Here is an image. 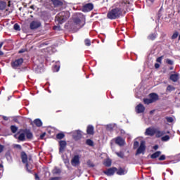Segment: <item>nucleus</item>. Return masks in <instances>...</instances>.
<instances>
[{
  "instance_id": "nucleus-1",
  "label": "nucleus",
  "mask_w": 180,
  "mask_h": 180,
  "mask_svg": "<svg viewBox=\"0 0 180 180\" xmlns=\"http://www.w3.org/2000/svg\"><path fill=\"white\" fill-rule=\"evenodd\" d=\"M123 12H124V10L122 7H115L108 12L107 18L110 20L119 19V18L123 16Z\"/></svg>"
},
{
  "instance_id": "nucleus-2",
  "label": "nucleus",
  "mask_w": 180,
  "mask_h": 180,
  "mask_svg": "<svg viewBox=\"0 0 180 180\" xmlns=\"http://www.w3.org/2000/svg\"><path fill=\"white\" fill-rule=\"evenodd\" d=\"M20 158L22 160V164H25V169L30 174H32V167L30 166V161H32V155L26 154V152L22 151L20 153Z\"/></svg>"
},
{
  "instance_id": "nucleus-3",
  "label": "nucleus",
  "mask_w": 180,
  "mask_h": 180,
  "mask_svg": "<svg viewBox=\"0 0 180 180\" xmlns=\"http://www.w3.org/2000/svg\"><path fill=\"white\" fill-rule=\"evenodd\" d=\"M70 18V13L68 11H62L58 13L55 18L56 22L63 25L64 22Z\"/></svg>"
},
{
  "instance_id": "nucleus-4",
  "label": "nucleus",
  "mask_w": 180,
  "mask_h": 180,
  "mask_svg": "<svg viewBox=\"0 0 180 180\" xmlns=\"http://www.w3.org/2000/svg\"><path fill=\"white\" fill-rule=\"evenodd\" d=\"M84 26H85V21H82L81 19L76 18L73 20L72 29H73L75 32H78V30L82 27H84Z\"/></svg>"
},
{
  "instance_id": "nucleus-5",
  "label": "nucleus",
  "mask_w": 180,
  "mask_h": 180,
  "mask_svg": "<svg viewBox=\"0 0 180 180\" xmlns=\"http://www.w3.org/2000/svg\"><path fill=\"white\" fill-rule=\"evenodd\" d=\"M23 64V58H20L16 59L15 61L11 62V67L14 70H17L18 67H21Z\"/></svg>"
},
{
  "instance_id": "nucleus-6",
  "label": "nucleus",
  "mask_w": 180,
  "mask_h": 180,
  "mask_svg": "<svg viewBox=\"0 0 180 180\" xmlns=\"http://www.w3.org/2000/svg\"><path fill=\"white\" fill-rule=\"evenodd\" d=\"M146 151V142L142 141L140 143L139 147L138 148L135 155H139V154H144Z\"/></svg>"
},
{
  "instance_id": "nucleus-7",
  "label": "nucleus",
  "mask_w": 180,
  "mask_h": 180,
  "mask_svg": "<svg viewBox=\"0 0 180 180\" xmlns=\"http://www.w3.org/2000/svg\"><path fill=\"white\" fill-rule=\"evenodd\" d=\"M79 160H80L79 155H75L70 161L71 165H72V167H78V165L81 164V162L79 161Z\"/></svg>"
},
{
  "instance_id": "nucleus-8",
  "label": "nucleus",
  "mask_w": 180,
  "mask_h": 180,
  "mask_svg": "<svg viewBox=\"0 0 180 180\" xmlns=\"http://www.w3.org/2000/svg\"><path fill=\"white\" fill-rule=\"evenodd\" d=\"M41 26V22L38 20H33L30 24V27L31 30H34V29H39Z\"/></svg>"
},
{
  "instance_id": "nucleus-9",
  "label": "nucleus",
  "mask_w": 180,
  "mask_h": 180,
  "mask_svg": "<svg viewBox=\"0 0 180 180\" xmlns=\"http://www.w3.org/2000/svg\"><path fill=\"white\" fill-rule=\"evenodd\" d=\"M116 171H117L116 167H110L106 171H104L103 173L107 175V176H112V175H115V172H116Z\"/></svg>"
},
{
  "instance_id": "nucleus-10",
  "label": "nucleus",
  "mask_w": 180,
  "mask_h": 180,
  "mask_svg": "<svg viewBox=\"0 0 180 180\" xmlns=\"http://www.w3.org/2000/svg\"><path fill=\"white\" fill-rule=\"evenodd\" d=\"M67 148V141H59V153H63L65 151V148Z\"/></svg>"
},
{
  "instance_id": "nucleus-11",
  "label": "nucleus",
  "mask_w": 180,
  "mask_h": 180,
  "mask_svg": "<svg viewBox=\"0 0 180 180\" xmlns=\"http://www.w3.org/2000/svg\"><path fill=\"white\" fill-rule=\"evenodd\" d=\"M94 9V4L92 3H88L83 6L82 12H91Z\"/></svg>"
},
{
  "instance_id": "nucleus-12",
  "label": "nucleus",
  "mask_w": 180,
  "mask_h": 180,
  "mask_svg": "<svg viewBox=\"0 0 180 180\" xmlns=\"http://www.w3.org/2000/svg\"><path fill=\"white\" fill-rule=\"evenodd\" d=\"M115 144H117V146H120V147H123L124 144H126V141L122 136H117L115 139Z\"/></svg>"
},
{
  "instance_id": "nucleus-13",
  "label": "nucleus",
  "mask_w": 180,
  "mask_h": 180,
  "mask_svg": "<svg viewBox=\"0 0 180 180\" xmlns=\"http://www.w3.org/2000/svg\"><path fill=\"white\" fill-rule=\"evenodd\" d=\"M155 128H153V127H148L146 129L145 131V136H150V137H153V136H154V134H155Z\"/></svg>"
},
{
  "instance_id": "nucleus-14",
  "label": "nucleus",
  "mask_w": 180,
  "mask_h": 180,
  "mask_svg": "<svg viewBox=\"0 0 180 180\" xmlns=\"http://www.w3.org/2000/svg\"><path fill=\"white\" fill-rule=\"evenodd\" d=\"M128 172L129 170L126 167H119L118 169H117L116 174L117 175L120 176L126 175Z\"/></svg>"
},
{
  "instance_id": "nucleus-15",
  "label": "nucleus",
  "mask_w": 180,
  "mask_h": 180,
  "mask_svg": "<svg viewBox=\"0 0 180 180\" xmlns=\"http://www.w3.org/2000/svg\"><path fill=\"white\" fill-rule=\"evenodd\" d=\"M135 110H136V113H138V114L144 113V112L146 110V107H144V105L143 104L139 103L136 106Z\"/></svg>"
},
{
  "instance_id": "nucleus-16",
  "label": "nucleus",
  "mask_w": 180,
  "mask_h": 180,
  "mask_svg": "<svg viewBox=\"0 0 180 180\" xmlns=\"http://www.w3.org/2000/svg\"><path fill=\"white\" fill-rule=\"evenodd\" d=\"M20 131H23V133L25 134V136L28 140H31V139H33V134L32 133L30 129H21Z\"/></svg>"
},
{
  "instance_id": "nucleus-17",
  "label": "nucleus",
  "mask_w": 180,
  "mask_h": 180,
  "mask_svg": "<svg viewBox=\"0 0 180 180\" xmlns=\"http://www.w3.org/2000/svg\"><path fill=\"white\" fill-rule=\"evenodd\" d=\"M30 124L31 126H34L35 124L37 127H41V126H43V122L40 119H35L33 122H31Z\"/></svg>"
},
{
  "instance_id": "nucleus-18",
  "label": "nucleus",
  "mask_w": 180,
  "mask_h": 180,
  "mask_svg": "<svg viewBox=\"0 0 180 180\" xmlns=\"http://www.w3.org/2000/svg\"><path fill=\"white\" fill-rule=\"evenodd\" d=\"M54 8H61V6L63 5H64V4L63 3V1H60V0H51Z\"/></svg>"
},
{
  "instance_id": "nucleus-19",
  "label": "nucleus",
  "mask_w": 180,
  "mask_h": 180,
  "mask_svg": "<svg viewBox=\"0 0 180 180\" xmlns=\"http://www.w3.org/2000/svg\"><path fill=\"white\" fill-rule=\"evenodd\" d=\"M86 134H89V136H94L95 134L94 128L92 125H89L86 128Z\"/></svg>"
},
{
  "instance_id": "nucleus-20",
  "label": "nucleus",
  "mask_w": 180,
  "mask_h": 180,
  "mask_svg": "<svg viewBox=\"0 0 180 180\" xmlns=\"http://www.w3.org/2000/svg\"><path fill=\"white\" fill-rule=\"evenodd\" d=\"M149 97L150 98V101H152V103H154L157 101H158V94L155 93H151L149 94Z\"/></svg>"
},
{
  "instance_id": "nucleus-21",
  "label": "nucleus",
  "mask_w": 180,
  "mask_h": 180,
  "mask_svg": "<svg viewBox=\"0 0 180 180\" xmlns=\"http://www.w3.org/2000/svg\"><path fill=\"white\" fill-rule=\"evenodd\" d=\"M169 79L173 82H177L179 79V75L178 74H172L169 77Z\"/></svg>"
},
{
  "instance_id": "nucleus-22",
  "label": "nucleus",
  "mask_w": 180,
  "mask_h": 180,
  "mask_svg": "<svg viewBox=\"0 0 180 180\" xmlns=\"http://www.w3.org/2000/svg\"><path fill=\"white\" fill-rule=\"evenodd\" d=\"M157 36H158V34L157 32H152L148 36V40H151L152 41H154V40L157 39Z\"/></svg>"
},
{
  "instance_id": "nucleus-23",
  "label": "nucleus",
  "mask_w": 180,
  "mask_h": 180,
  "mask_svg": "<svg viewBox=\"0 0 180 180\" xmlns=\"http://www.w3.org/2000/svg\"><path fill=\"white\" fill-rule=\"evenodd\" d=\"M82 134H81V131L79 130H77L76 131V134H74L73 135V139L75 140H80V139H82Z\"/></svg>"
},
{
  "instance_id": "nucleus-24",
  "label": "nucleus",
  "mask_w": 180,
  "mask_h": 180,
  "mask_svg": "<svg viewBox=\"0 0 180 180\" xmlns=\"http://www.w3.org/2000/svg\"><path fill=\"white\" fill-rule=\"evenodd\" d=\"M155 134L158 139H160V137H162L165 134V131H160L156 129Z\"/></svg>"
},
{
  "instance_id": "nucleus-25",
  "label": "nucleus",
  "mask_w": 180,
  "mask_h": 180,
  "mask_svg": "<svg viewBox=\"0 0 180 180\" xmlns=\"http://www.w3.org/2000/svg\"><path fill=\"white\" fill-rule=\"evenodd\" d=\"M160 155H161V151L158 150L150 155V158L152 160H155L156 158H158V157H160Z\"/></svg>"
},
{
  "instance_id": "nucleus-26",
  "label": "nucleus",
  "mask_w": 180,
  "mask_h": 180,
  "mask_svg": "<svg viewBox=\"0 0 180 180\" xmlns=\"http://www.w3.org/2000/svg\"><path fill=\"white\" fill-rule=\"evenodd\" d=\"M18 139L20 141H25V140H26V135L25 132L22 131L21 134H20Z\"/></svg>"
},
{
  "instance_id": "nucleus-27",
  "label": "nucleus",
  "mask_w": 180,
  "mask_h": 180,
  "mask_svg": "<svg viewBox=\"0 0 180 180\" xmlns=\"http://www.w3.org/2000/svg\"><path fill=\"white\" fill-rule=\"evenodd\" d=\"M86 146H89V147H94L95 144L94 143V141L92 139H86Z\"/></svg>"
},
{
  "instance_id": "nucleus-28",
  "label": "nucleus",
  "mask_w": 180,
  "mask_h": 180,
  "mask_svg": "<svg viewBox=\"0 0 180 180\" xmlns=\"http://www.w3.org/2000/svg\"><path fill=\"white\" fill-rule=\"evenodd\" d=\"M6 8V2L0 1V10L4 11Z\"/></svg>"
},
{
  "instance_id": "nucleus-29",
  "label": "nucleus",
  "mask_w": 180,
  "mask_h": 180,
  "mask_svg": "<svg viewBox=\"0 0 180 180\" xmlns=\"http://www.w3.org/2000/svg\"><path fill=\"white\" fill-rule=\"evenodd\" d=\"M65 137V134H64L63 132L56 134V139H58V140H62V139H64Z\"/></svg>"
},
{
  "instance_id": "nucleus-30",
  "label": "nucleus",
  "mask_w": 180,
  "mask_h": 180,
  "mask_svg": "<svg viewBox=\"0 0 180 180\" xmlns=\"http://www.w3.org/2000/svg\"><path fill=\"white\" fill-rule=\"evenodd\" d=\"M53 174L55 175L61 174V169H60L58 167H55L53 170Z\"/></svg>"
},
{
  "instance_id": "nucleus-31",
  "label": "nucleus",
  "mask_w": 180,
  "mask_h": 180,
  "mask_svg": "<svg viewBox=\"0 0 180 180\" xmlns=\"http://www.w3.org/2000/svg\"><path fill=\"white\" fill-rule=\"evenodd\" d=\"M143 103L145 105H150V103H153V101L151 98H143Z\"/></svg>"
},
{
  "instance_id": "nucleus-32",
  "label": "nucleus",
  "mask_w": 180,
  "mask_h": 180,
  "mask_svg": "<svg viewBox=\"0 0 180 180\" xmlns=\"http://www.w3.org/2000/svg\"><path fill=\"white\" fill-rule=\"evenodd\" d=\"M167 91L168 92H172V91H175V87L171 85H168L167 87Z\"/></svg>"
},
{
  "instance_id": "nucleus-33",
  "label": "nucleus",
  "mask_w": 180,
  "mask_h": 180,
  "mask_svg": "<svg viewBox=\"0 0 180 180\" xmlns=\"http://www.w3.org/2000/svg\"><path fill=\"white\" fill-rule=\"evenodd\" d=\"M116 155H117V157H120V158H124V153H123V152L120 151V152H115Z\"/></svg>"
},
{
  "instance_id": "nucleus-34",
  "label": "nucleus",
  "mask_w": 180,
  "mask_h": 180,
  "mask_svg": "<svg viewBox=\"0 0 180 180\" xmlns=\"http://www.w3.org/2000/svg\"><path fill=\"white\" fill-rule=\"evenodd\" d=\"M11 130L12 133H16L18 131V127H16L15 125H11Z\"/></svg>"
},
{
  "instance_id": "nucleus-35",
  "label": "nucleus",
  "mask_w": 180,
  "mask_h": 180,
  "mask_svg": "<svg viewBox=\"0 0 180 180\" xmlns=\"http://www.w3.org/2000/svg\"><path fill=\"white\" fill-rule=\"evenodd\" d=\"M13 29H14V30H16L17 32H20V25H19V24H18V23H15L13 25Z\"/></svg>"
},
{
  "instance_id": "nucleus-36",
  "label": "nucleus",
  "mask_w": 180,
  "mask_h": 180,
  "mask_svg": "<svg viewBox=\"0 0 180 180\" xmlns=\"http://www.w3.org/2000/svg\"><path fill=\"white\" fill-rule=\"evenodd\" d=\"M179 35V33H178L177 31L174 32V33L172 34L171 37L172 40H175V39H176Z\"/></svg>"
},
{
  "instance_id": "nucleus-37",
  "label": "nucleus",
  "mask_w": 180,
  "mask_h": 180,
  "mask_svg": "<svg viewBox=\"0 0 180 180\" xmlns=\"http://www.w3.org/2000/svg\"><path fill=\"white\" fill-rule=\"evenodd\" d=\"M87 165L89 168H94V167H95V165H94V163L92 162V161H91V160H89L87 161Z\"/></svg>"
},
{
  "instance_id": "nucleus-38",
  "label": "nucleus",
  "mask_w": 180,
  "mask_h": 180,
  "mask_svg": "<svg viewBox=\"0 0 180 180\" xmlns=\"http://www.w3.org/2000/svg\"><path fill=\"white\" fill-rule=\"evenodd\" d=\"M169 139H170L169 136V135H166L165 136H162L161 138V140H162V141H169Z\"/></svg>"
},
{
  "instance_id": "nucleus-39",
  "label": "nucleus",
  "mask_w": 180,
  "mask_h": 180,
  "mask_svg": "<svg viewBox=\"0 0 180 180\" xmlns=\"http://www.w3.org/2000/svg\"><path fill=\"white\" fill-rule=\"evenodd\" d=\"M104 165L105 167H110V165H112V161L108 160L104 162Z\"/></svg>"
},
{
  "instance_id": "nucleus-40",
  "label": "nucleus",
  "mask_w": 180,
  "mask_h": 180,
  "mask_svg": "<svg viewBox=\"0 0 180 180\" xmlns=\"http://www.w3.org/2000/svg\"><path fill=\"white\" fill-rule=\"evenodd\" d=\"M165 119L168 123H172V122H174L172 117H166Z\"/></svg>"
},
{
  "instance_id": "nucleus-41",
  "label": "nucleus",
  "mask_w": 180,
  "mask_h": 180,
  "mask_svg": "<svg viewBox=\"0 0 180 180\" xmlns=\"http://www.w3.org/2000/svg\"><path fill=\"white\" fill-rule=\"evenodd\" d=\"M63 162L66 165V167H68V166L70 165V159H68V158L64 159Z\"/></svg>"
},
{
  "instance_id": "nucleus-42",
  "label": "nucleus",
  "mask_w": 180,
  "mask_h": 180,
  "mask_svg": "<svg viewBox=\"0 0 180 180\" xmlns=\"http://www.w3.org/2000/svg\"><path fill=\"white\" fill-rule=\"evenodd\" d=\"M167 157L165 156V155H161L159 158L158 160L159 161H165Z\"/></svg>"
},
{
  "instance_id": "nucleus-43",
  "label": "nucleus",
  "mask_w": 180,
  "mask_h": 180,
  "mask_svg": "<svg viewBox=\"0 0 180 180\" xmlns=\"http://www.w3.org/2000/svg\"><path fill=\"white\" fill-rule=\"evenodd\" d=\"M166 63L167 64H168L169 65H174V61L171 59H166Z\"/></svg>"
},
{
  "instance_id": "nucleus-44",
  "label": "nucleus",
  "mask_w": 180,
  "mask_h": 180,
  "mask_svg": "<svg viewBox=\"0 0 180 180\" xmlns=\"http://www.w3.org/2000/svg\"><path fill=\"white\" fill-rule=\"evenodd\" d=\"M85 46H91V40L89 39H86L84 40Z\"/></svg>"
},
{
  "instance_id": "nucleus-45",
  "label": "nucleus",
  "mask_w": 180,
  "mask_h": 180,
  "mask_svg": "<svg viewBox=\"0 0 180 180\" xmlns=\"http://www.w3.org/2000/svg\"><path fill=\"white\" fill-rule=\"evenodd\" d=\"M139 147V141H136L134 143V148L136 149Z\"/></svg>"
},
{
  "instance_id": "nucleus-46",
  "label": "nucleus",
  "mask_w": 180,
  "mask_h": 180,
  "mask_svg": "<svg viewBox=\"0 0 180 180\" xmlns=\"http://www.w3.org/2000/svg\"><path fill=\"white\" fill-rule=\"evenodd\" d=\"M44 137H46V132L42 133L40 135L39 139H40V140H43L44 139Z\"/></svg>"
},
{
  "instance_id": "nucleus-47",
  "label": "nucleus",
  "mask_w": 180,
  "mask_h": 180,
  "mask_svg": "<svg viewBox=\"0 0 180 180\" xmlns=\"http://www.w3.org/2000/svg\"><path fill=\"white\" fill-rule=\"evenodd\" d=\"M5 157L6 158H11V152L8 151L6 154H5Z\"/></svg>"
},
{
  "instance_id": "nucleus-48",
  "label": "nucleus",
  "mask_w": 180,
  "mask_h": 180,
  "mask_svg": "<svg viewBox=\"0 0 180 180\" xmlns=\"http://www.w3.org/2000/svg\"><path fill=\"white\" fill-rule=\"evenodd\" d=\"M164 56H160V57L158 58L157 60H156L157 63H161L162 61V58Z\"/></svg>"
},
{
  "instance_id": "nucleus-49",
  "label": "nucleus",
  "mask_w": 180,
  "mask_h": 180,
  "mask_svg": "<svg viewBox=\"0 0 180 180\" xmlns=\"http://www.w3.org/2000/svg\"><path fill=\"white\" fill-rule=\"evenodd\" d=\"M15 148H18V150H22V146L19 145V144H16L15 145Z\"/></svg>"
},
{
  "instance_id": "nucleus-50",
  "label": "nucleus",
  "mask_w": 180,
  "mask_h": 180,
  "mask_svg": "<svg viewBox=\"0 0 180 180\" xmlns=\"http://www.w3.org/2000/svg\"><path fill=\"white\" fill-rule=\"evenodd\" d=\"M35 180H40V177L39 176V174L37 173L34 174Z\"/></svg>"
},
{
  "instance_id": "nucleus-51",
  "label": "nucleus",
  "mask_w": 180,
  "mask_h": 180,
  "mask_svg": "<svg viewBox=\"0 0 180 180\" xmlns=\"http://www.w3.org/2000/svg\"><path fill=\"white\" fill-rule=\"evenodd\" d=\"M4 148H5L4 145L0 144V153H2V151H4Z\"/></svg>"
},
{
  "instance_id": "nucleus-52",
  "label": "nucleus",
  "mask_w": 180,
  "mask_h": 180,
  "mask_svg": "<svg viewBox=\"0 0 180 180\" xmlns=\"http://www.w3.org/2000/svg\"><path fill=\"white\" fill-rule=\"evenodd\" d=\"M50 180H60V177H51Z\"/></svg>"
},
{
  "instance_id": "nucleus-53",
  "label": "nucleus",
  "mask_w": 180,
  "mask_h": 180,
  "mask_svg": "<svg viewBox=\"0 0 180 180\" xmlns=\"http://www.w3.org/2000/svg\"><path fill=\"white\" fill-rule=\"evenodd\" d=\"M3 119H4V120H6V121L9 120V117H8L6 116H3Z\"/></svg>"
},
{
  "instance_id": "nucleus-54",
  "label": "nucleus",
  "mask_w": 180,
  "mask_h": 180,
  "mask_svg": "<svg viewBox=\"0 0 180 180\" xmlns=\"http://www.w3.org/2000/svg\"><path fill=\"white\" fill-rule=\"evenodd\" d=\"M155 68H160V64L155 63Z\"/></svg>"
},
{
  "instance_id": "nucleus-55",
  "label": "nucleus",
  "mask_w": 180,
  "mask_h": 180,
  "mask_svg": "<svg viewBox=\"0 0 180 180\" xmlns=\"http://www.w3.org/2000/svg\"><path fill=\"white\" fill-rule=\"evenodd\" d=\"M153 150H158V145H155L153 146Z\"/></svg>"
},
{
  "instance_id": "nucleus-56",
  "label": "nucleus",
  "mask_w": 180,
  "mask_h": 180,
  "mask_svg": "<svg viewBox=\"0 0 180 180\" xmlns=\"http://www.w3.org/2000/svg\"><path fill=\"white\" fill-rule=\"evenodd\" d=\"M19 54H22V53H25V49H21L18 51Z\"/></svg>"
},
{
  "instance_id": "nucleus-57",
  "label": "nucleus",
  "mask_w": 180,
  "mask_h": 180,
  "mask_svg": "<svg viewBox=\"0 0 180 180\" xmlns=\"http://www.w3.org/2000/svg\"><path fill=\"white\" fill-rule=\"evenodd\" d=\"M147 2H150V4H154V0H146Z\"/></svg>"
},
{
  "instance_id": "nucleus-58",
  "label": "nucleus",
  "mask_w": 180,
  "mask_h": 180,
  "mask_svg": "<svg viewBox=\"0 0 180 180\" xmlns=\"http://www.w3.org/2000/svg\"><path fill=\"white\" fill-rule=\"evenodd\" d=\"M4 46V42L0 43V50L2 49V46Z\"/></svg>"
},
{
  "instance_id": "nucleus-59",
  "label": "nucleus",
  "mask_w": 180,
  "mask_h": 180,
  "mask_svg": "<svg viewBox=\"0 0 180 180\" xmlns=\"http://www.w3.org/2000/svg\"><path fill=\"white\" fill-rule=\"evenodd\" d=\"M169 70H170V71H172V70H174V67H172V66L170 67V68H169Z\"/></svg>"
},
{
  "instance_id": "nucleus-60",
  "label": "nucleus",
  "mask_w": 180,
  "mask_h": 180,
  "mask_svg": "<svg viewBox=\"0 0 180 180\" xmlns=\"http://www.w3.org/2000/svg\"><path fill=\"white\" fill-rule=\"evenodd\" d=\"M30 8H31V9H34V6H30Z\"/></svg>"
},
{
  "instance_id": "nucleus-61",
  "label": "nucleus",
  "mask_w": 180,
  "mask_h": 180,
  "mask_svg": "<svg viewBox=\"0 0 180 180\" xmlns=\"http://www.w3.org/2000/svg\"><path fill=\"white\" fill-rule=\"evenodd\" d=\"M0 168H4V165H2V164H0Z\"/></svg>"
},
{
  "instance_id": "nucleus-62",
  "label": "nucleus",
  "mask_w": 180,
  "mask_h": 180,
  "mask_svg": "<svg viewBox=\"0 0 180 180\" xmlns=\"http://www.w3.org/2000/svg\"><path fill=\"white\" fill-rule=\"evenodd\" d=\"M56 29H57V26L53 27V30H56Z\"/></svg>"
},
{
  "instance_id": "nucleus-63",
  "label": "nucleus",
  "mask_w": 180,
  "mask_h": 180,
  "mask_svg": "<svg viewBox=\"0 0 180 180\" xmlns=\"http://www.w3.org/2000/svg\"><path fill=\"white\" fill-rule=\"evenodd\" d=\"M153 112H154V110H151L150 112V113L151 114V113H153Z\"/></svg>"
},
{
  "instance_id": "nucleus-64",
  "label": "nucleus",
  "mask_w": 180,
  "mask_h": 180,
  "mask_svg": "<svg viewBox=\"0 0 180 180\" xmlns=\"http://www.w3.org/2000/svg\"><path fill=\"white\" fill-rule=\"evenodd\" d=\"M167 134H169V131H167Z\"/></svg>"
}]
</instances>
